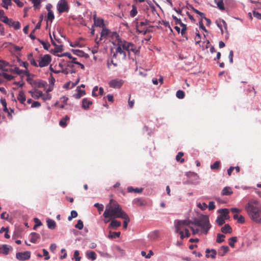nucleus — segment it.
<instances>
[{
  "mask_svg": "<svg viewBox=\"0 0 261 261\" xmlns=\"http://www.w3.org/2000/svg\"><path fill=\"white\" fill-rule=\"evenodd\" d=\"M10 71L12 72L15 73L18 75H20L21 74H24L27 76H29V73L28 71H23L22 70L20 69L17 67H14L13 68H11L10 69Z\"/></svg>",
  "mask_w": 261,
  "mask_h": 261,
  "instance_id": "ddd939ff",
  "label": "nucleus"
},
{
  "mask_svg": "<svg viewBox=\"0 0 261 261\" xmlns=\"http://www.w3.org/2000/svg\"><path fill=\"white\" fill-rule=\"evenodd\" d=\"M134 23L135 24V27H136L137 32L139 34H142L143 35H145L147 33L150 32V31L147 29H145V28L142 29V28H139V19L138 18H136L134 20Z\"/></svg>",
  "mask_w": 261,
  "mask_h": 261,
  "instance_id": "9b49d317",
  "label": "nucleus"
},
{
  "mask_svg": "<svg viewBox=\"0 0 261 261\" xmlns=\"http://www.w3.org/2000/svg\"><path fill=\"white\" fill-rule=\"evenodd\" d=\"M176 96L178 98L182 99L185 97V93L183 91L179 90L176 92Z\"/></svg>",
  "mask_w": 261,
  "mask_h": 261,
  "instance_id": "3c124183",
  "label": "nucleus"
},
{
  "mask_svg": "<svg viewBox=\"0 0 261 261\" xmlns=\"http://www.w3.org/2000/svg\"><path fill=\"white\" fill-rule=\"evenodd\" d=\"M124 83L122 80L116 79L110 81L109 83V86L111 88L117 89L120 88Z\"/></svg>",
  "mask_w": 261,
  "mask_h": 261,
  "instance_id": "6e6552de",
  "label": "nucleus"
},
{
  "mask_svg": "<svg viewBox=\"0 0 261 261\" xmlns=\"http://www.w3.org/2000/svg\"><path fill=\"white\" fill-rule=\"evenodd\" d=\"M220 166V162L216 161L213 164V169H218Z\"/></svg>",
  "mask_w": 261,
  "mask_h": 261,
  "instance_id": "774afa93",
  "label": "nucleus"
},
{
  "mask_svg": "<svg viewBox=\"0 0 261 261\" xmlns=\"http://www.w3.org/2000/svg\"><path fill=\"white\" fill-rule=\"evenodd\" d=\"M218 212L220 214L219 216H222L225 219H228L229 218V211L227 208L220 209L219 210Z\"/></svg>",
  "mask_w": 261,
  "mask_h": 261,
  "instance_id": "aec40b11",
  "label": "nucleus"
},
{
  "mask_svg": "<svg viewBox=\"0 0 261 261\" xmlns=\"http://www.w3.org/2000/svg\"><path fill=\"white\" fill-rule=\"evenodd\" d=\"M180 27L182 28L181 30V35L183 37H185L186 39H188V37L186 36V31L187 30V26L185 24L181 22L180 24Z\"/></svg>",
  "mask_w": 261,
  "mask_h": 261,
  "instance_id": "4c0bfd02",
  "label": "nucleus"
},
{
  "mask_svg": "<svg viewBox=\"0 0 261 261\" xmlns=\"http://www.w3.org/2000/svg\"><path fill=\"white\" fill-rule=\"evenodd\" d=\"M120 236V232H112L110 231V234L108 236V237L111 239L119 238Z\"/></svg>",
  "mask_w": 261,
  "mask_h": 261,
  "instance_id": "c03bdc74",
  "label": "nucleus"
},
{
  "mask_svg": "<svg viewBox=\"0 0 261 261\" xmlns=\"http://www.w3.org/2000/svg\"><path fill=\"white\" fill-rule=\"evenodd\" d=\"M55 18L53 12L51 10H49L47 13V21L50 20L51 22L53 21Z\"/></svg>",
  "mask_w": 261,
  "mask_h": 261,
  "instance_id": "09e8293b",
  "label": "nucleus"
},
{
  "mask_svg": "<svg viewBox=\"0 0 261 261\" xmlns=\"http://www.w3.org/2000/svg\"><path fill=\"white\" fill-rule=\"evenodd\" d=\"M73 257L75 261H80L81 257L80 256V252L78 250H75L73 254Z\"/></svg>",
  "mask_w": 261,
  "mask_h": 261,
  "instance_id": "4d7b16f0",
  "label": "nucleus"
},
{
  "mask_svg": "<svg viewBox=\"0 0 261 261\" xmlns=\"http://www.w3.org/2000/svg\"><path fill=\"white\" fill-rule=\"evenodd\" d=\"M184 155V153L182 152H179L178 154L176 155V160L177 162H180L182 163L185 162L184 159L181 158V157Z\"/></svg>",
  "mask_w": 261,
  "mask_h": 261,
  "instance_id": "79ce46f5",
  "label": "nucleus"
},
{
  "mask_svg": "<svg viewBox=\"0 0 261 261\" xmlns=\"http://www.w3.org/2000/svg\"><path fill=\"white\" fill-rule=\"evenodd\" d=\"M134 204L138 206H142L144 205V201L142 198H136L133 201Z\"/></svg>",
  "mask_w": 261,
  "mask_h": 261,
  "instance_id": "a19ab883",
  "label": "nucleus"
},
{
  "mask_svg": "<svg viewBox=\"0 0 261 261\" xmlns=\"http://www.w3.org/2000/svg\"><path fill=\"white\" fill-rule=\"evenodd\" d=\"M233 194L232 189L230 187H225L223 189L221 192V195L223 196H230Z\"/></svg>",
  "mask_w": 261,
  "mask_h": 261,
  "instance_id": "a211bd4d",
  "label": "nucleus"
},
{
  "mask_svg": "<svg viewBox=\"0 0 261 261\" xmlns=\"http://www.w3.org/2000/svg\"><path fill=\"white\" fill-rule=\"evenodd\" d=\"M138 13L137 8L136 5H132V9L130 11L129 15L131 17H134Z\"/></svg>",
  "mask_w": 261,
  "mask_h": 261,
  "instance_id": "58836bf2",
  "label": "nucleus"
},
{
  "mask_svg": "<svg viewBox=\"0 0 261 261\" xmlns=\"http://www.w3.org/2000/svg\"><path fill=\"white\" fill-rule=\"evenodd\" d=\"M28 59L30 61L31 65H33L35 67H38V65L36 62L33 58V56L32 53H30L28 55Z\"/></svg>",
  "mask_w": 261,
  "mask_h": 261,
  "instance_id": "e433bc0d",
  "label": "nucleus"
},
{
  "mask_svg": "<svg viewBox=\"0 0 261 261\" xmlns=\"http://www.w3.org/2000/svg\"><path fill=\"white\" fill-rule=\"evenodd\" d=\"M86 255L88 259H91L92 260H94L96 258V254L93 251H87L86 253Z\"/></svg>",
  "mask_w": 261,
  "mask_h": 261,
  "instance_id": "c85d7f7f",
  "label": "nucleus"
},
{
  "mask_svg": "<svg viewBox=\"0 0 261 261\" xmlns=\"http://www.w3.org/2000/svg\"><path fill=\"white\" fill-rule=\"evenodd\" d=\"M58 56L60 57H68L69 59L72 58V56H71V55L69 53H68V52L64 53L61 55H59Z\"/></svg>",
  "mask_w": 261,
  "mask_h": 261,
  "instance_id": "0e129e2a",
  "label": "nucleus"
},
{
  "mask_svg": "<svg viewBox=\"0 0 261 261\" xmlns=\"http://www.w3.org/2000/svg\"><path fill=\"white\" fill-rule=\"evenodd\" d=\"M39 42L42 45L44 49L48 50L49 47L50 46V44L48 42H46L43 40H41L39 39H38Z\"/></svg>",
  "mask_w": 261,
  "mask_h": 261,
  "instance_id": "de8ad7c7",
  "label": "nucleus"
},
{
  "mask_svg": "<svg viewBox=\"0 0 261 261\" xmlns=\"http://www.w3.org/2000/svg\"><path fill=\"white\" fill-rule=\"evenodd\" d=\"M186 175L190 179L192 183L196 184L198 182L199 177L196 173L190 171L187 172Z\"/></svg>",
  "mask_w": 261,
  "mask_h": 261,
  "instance_id": "9d476101",
  "label": "nucleus"
},
{
  "mask_svg": "<svg viewBox=\"0 0 261 261\" xmlns=\"http://www.w3.org/2000/svg\"><path fill=\"white\" fill-rule=\"evenodd\" d=\"M106 207H109V208H121L120 205L116 201L111 199L108 204Z\"/></svg>",
  "mask_w": 261,
  "mask_h": 261,
  "instance_id": "f3484780",
  "label": "nucleus"
},
{
  "mask_svg": "<svg viewBox=\"0 0 261 261\" xmlns=\"http://www.w3.org/2000/svg\"><path fill=\"white\" fill-rule=\"evenodd\" d=\"M34 221L35 223V225L33 227L34 229H36L37 227L40 226L42 225L41 222L37 218H35L34 219Z\"/></svg>",
  "mask_w": 261,
  "mask_h": 261,
  "instance_id": "5fc2aeb1",
  "label": "nucleus"
},
{
  "mask_svg": "<svg viewBox=\"0 0 261 261\" xmlns=\"http://www.w3.org/2000/svg\"><path fill=\"white\" fill-rule=\"evenodd\" d=\"M218 8L221 11H224L225 10V7L224 6V3L223 0H219L217 1L215 0Z\"/></svg>",
  "mask_w": 261,
  "mask_h": 261,
  "instance_id": "ea45409f",
  "label": "nucleus"
},
{
  "mask_svg": "<svg viewBox=\"0 0 261 261\" xmlns=\"http://www.w3.org/2000/svg\"><path fill=\"white\" fill-rule=\"evenodd\" d=\"M1 102L2 105L3 106V110H4V111H5V112L8 113V116H10L11 117H12L10 113L9 112V110H8V108L7 107V102H6V101L5 99L1 98Z\"/></svg>",
  "mask_w": 261,
  "mask_h": 261,
  "instance_id": "2f4dec72",
  "label": "nucleus"
},
{
  "mask_svg": "<svg viewBox=\"0 0 261 261\" xmlns=\"http://www.w3.org/2000/svg\"><path fill=\"white\" fill-rule=\"evenodd\" d=\"M42 99L44 100V101H45V100H49L51 99V95L48 93L46 92V94H43V96H41Z\"/></svg>",
  "mask_w": 261,
  "mask_h": 261,
  "instance_id": "680f3d73",
  "label": "nucleus"
},
{
  "mask_svg": "<svg viewBox=\"0 0 261 261\" xmlns=\"http://www.w3.org/2000/svg\"><path fill=\"white\" fill-rule=\"evenodd\" d=\"M10 247L7 245H3L0 247V253L7 254L9 252Z\"/></svg>",
  "mask_w": 261,
  "mask_h": 261,
  "instance_id": "f704fd0d",
  "label": "nucleus"
},
{
  "mask_svg": "<svg viewBox=\"0 0 261 261\" xmlns=\"http://www.w3.org/2000/svg\"><path fill=\"white\" fill-rule=\"evenodd\" d=\"M43 256H44V259L47 260L49 258L48 252L45 249H43Z\"/></svg>",
  "mask_w": 261,
  "mask_h": 261,
  "instance_id": "338daca9",
  "label": "nucleus"
},
{
  "mask_svg": "<svg viewBox=\"0 0 261 261\" xmlns=\"http://www.w3.org/2000/svg\"><path fill=\"white\" fill-rule=\"evenodd\" d=\"M29 93L31 94V95L33 98L36 99H38L43 96L42 92L37 90L30 91Z\"/></svg>",
  "mask_w": 261,
  "mask_h": 261,
  "instance_id": "dca6fc26",
  "label": "nucleus"
},
{
  "mask_svg": "<svg viewBox=\"0 0 261 261\" xmlns=\"http://www.w3.org/2000/svg\"><path fill=\"white\" fill-rule=\"evenodd\" d=\"M57 8L59 13L68 12L69 9L66 0L59 1L57 4Z\"/></svg>",
  "mask_w": 261,
  "mask_h": 261,
  "instance_id": "39448f33",
  "label": "nucleus"
},
{
  "mask_svg": "<svg viewBox=\"0 0 261 261\" xmlns=\"http://www.w3.org/2000/svg\"><path fill=\"white\" fill-rule=\"evenodd\" d=\"M121 218L124 219L123 226V228L126 229L127 227L128 223L130 221V219H129L128 216L127 215V214H126L125 215H124L123 216V217H121Z\"/></svg>",
  "mask_w": 261,
  "mask_h": 261,
  "instance_id": "72a5a7b5",
  "label": "nucleus"
},
{
  "mask_svg": "<svg viewBox=\"0 0 261 261\" xmlns=\"http://www.w3.org/2000/svg\"><path fill=\"white\" fill-rule=\"evenodd\" d=\"M229 248L227 246H222L218 251L219 256H223L229 251Z\"/></svg>",
  "mask_w": 261,
  "mask_h": 261,
  "instance_id": "6ab92c4d",
  "label": "nucleus"
},
{
  "mask_svg": "<svg viewBox=\"0 0 261 261\" xmlns=\"http://www.w3.org/2000/svg\"><path fill=\"white\" fill-rule=\"evenodd\" d=\"M115 218H112L110 224L109 225V228L115 229L120 226L121 223L120 221L115 219Z\"/></svg>",
  "mask_w": 261,
  "mask_h": 261,
  "instance_id": "4468645a",
  "label": "nucleus"
},
{
  "mask_svg": "<svg viewBox=\"0 0 261 261\" xmlns=\"http://www.w3.org/2000/svg\"><path fill=\"white\" fill-rule=\"evenodd\" d=\"M77 93L73 94V97L76 99H80L82 96L85 95L86 92L84 90H81L79 88V87H77Z\"/></svg>",
  "mask_w": 261,
  "mask_h": 261,
  "instance_id": "4be33fe9",
  "label": "nucleus"
},
{
  "mask_svg": "<svg viewBox=\"0 0 261 261\" xmlns=\"http://www.w3.org/2000/svg\"><path fill=\"white\" fill-rule=\"evenodd\" d=\"M11 0L9 1L8 2H7L6 0H3V4H2V7L4 8L8 9V6L11 4Z\"/></svg>",
  "mask_w": 261,
  "mask_h": 261,
  "instance_id": "052dcab7",
  "label": "nucleus"
},
{
  "mask_svg": "<svg viewBox=\"0 0 261 261\" xmlns=\"http://www.w3.org/2000/svg\"><path fill=\"white\" fill-rule=\"evenodd\" d=\"M126 45V41L122 40L119 38H117L116 47L115 48V51H113V49H111V53L113 58L117 60H125L127 55V49L122 46Z\"/></svg>",
  "mask_w": 261,
  "mask_h": 261,
  "instance_id": "7ed1b4c3",
  "label": "nucleus"
},
{
  "mask_svg": "<svg viewBox=\"0 0 261 261\" xmlns=\"http://www.w3.org/2000/svg\"><path fill=\"white\" fill-rule=\"evenodd\" d=\"M40 238V235L36 232H32L30 236V241L33 243H36Z\"/></svg>",
  "mask_w": 261,
  "mask_h": 261,
  "instance_id": "412c9836",
  "label": "nucleus"
},
{
  "mask_svg": "<svg viewBox=\"0 0 261 261\" xmlns=\"http://www.w3.org/2000/svg\"><path fill=\"white\" fill-rule=\"evenodd\" d=\"M126 213L123 211L122 208H109V207H106L103 216L105 218H121Z\"/></svg>",
  "mask_w": 261,
  "mask_h": 261,
  "instance_id": "20e7f679",
  "label": "nucleus"
},
{
  "mask_svg": "<svg viewBox=\"0 0 261 261\" xmlns=\"http://www.w3.org/2000/svg\"><path fill=\"white\" fill-rule=\"evenodd\" d=\"M0 75L3 76L5 79L8 81H11L14 79V76L7 74L5 72L0 73Z\"/></svg>",
  "mask_w": 261,
  "mask_h": 261,
  "instance_id": "37998d69",
  "label": "nucleus"
},
{
  "mask_svg": "<svg viewBox=\"0 0 261 261\" xmlns=\"http://www.w3.org/2000/svg\"><path fill=\"white\" fill-rule=\"evenodd\" d=\"M51 60V57L49 55H45L43 56H40L39 60V64L38 65L40 67L47 66L50 63Z\"/></svg>",
  "mask_w": 261,
  "mask_h": 261,
  "instance_id": "423d86ee",
  "label": "nucleus"
},
{
  "mask_svg": "<svg viewBox=\"0 0 261 261\" xmlns=\"http://www.w3.org/2000/svg\"><path fill=\"white\" fill-rule=\"evenodd\" d=\"M216 23L218 26V27L220 29L221 31V33H223V28H224L225 29H226V23L224 20H221L219 21H216Z\"/></svg>",
  "mask_w": 261,
  "mask_h": 261,
  "instance_id": "a878e982",
  "label": "nucleus"
},
{
  "mask_svg": "<svg viewBox=\"0 0 261 261\" xmlns=\"http://www.w3.org/2000/svg\"><path fill=\"white\" fill-rule=\"evenodd\" d=\"M127 190L129 193L134 192L137 193H141L143 191V189L138 188H134L133 187H128L127 188Z\"/></svg>",
  "mask_w": 261,
  "mask_h": 261,
  "instance_id": "473e14b6",
  "label": "nucleus"
},
{
  "mask_svg": "<svg viewBox=\"0 0 261 261\" xmlns=\"http://www.w3.org/2000/svg\"><path fill=\"white\" fill-rule=\"evenodd\" d=\"M17 99L19 101V102L21 103L24 104V102L26 99L24 93L22 91H19L18 95L17 96Z\"/></svg>",
  "mask_w": 261,
  "mask_h": 261,
  "instance_id": "c756f323",
  "label": "nucleus"
},
{
  "mask_svg": "<svg viewBox=\"0 0 261 261\" xmlns=\"http://www.w3.org/2000/svg\"><path fill=\"white\" fill-rule=\"evenodd\" d=\"M61 72L65 74H68V73H74L76 72L75 70L74 69H72L71 70H68L67 68L63 69L61 71Z\"/></svg>",
  "mask_w": 261,
  "mask_h": 261,
  "instance_id": "13d9d810",
  "label": "nucleus"
},
{
  "mask_svg": "<svg viewBox=\"0 0 261 261\" xmlns=\"http://www.w3.org/2000/svg\"><path fill=\"white\" fill-rule=\"evenodd\" d=\"M204 44L203 45V47H205L206 48H210V51L211 53H212V46H211L210 42L208 40H206V42H203Z\"/></svg>",
  "mask_w": 261,
  "mask_h": 261,
  "instance_id": "6e6d98bb",
  "label": "nucleus"
},
{
  "mask_svg": "<svg viewBox=\"0 0 261 261\" xmlns=\"http://www.w3.org/2000/svg\"><path fill=\"white\" fill-rule=\"evenodd\" d=\"M221 230L224 233H231L232 229L229 224H226L221 228Z\"/></svg>",
  "mask_w": 261,
  "mask_h": 261,
  "instance_id": "7c9ffc66",
  "label": "nucleus"
},
{
  "mask_svg": "<svg viewBox=\"0 0 261 261\" xmlns=\"http://www.w3.org/2000/svg\"><path fill=\"white\" fill-rule=\"evenodd\" d=\"M233 219L237 220V222L239 223L243 224L245 223V218L242 215L235 214L233 215Z\"/></svg>",
  "mask_w": 261,
  "mask_h": 261,
  "instance_id": "cd10ccee",
  "label": "nucleus"
},
{
  "mask_svg": "<svg viewBox=\"0 0 261 261\" xmlns=\"http://www.w3.org/2000/svg\"><path fill=\"white\" fill-rule=\"evenodd\" d=\"M92 105V101L89 100L87 98H84L82 100V108L84 109L87 110L89 106Z\"/></svg>",
  "mask_w": 261,
  "mask_h": 261,
  "instance_id": "5701e85b",
  "label": "nucleus"
},
{
  "mask_svg": "<svg viewBox=\"0 0 261 261\" xmlns=\"http://www.w3.org/2000/svg\"><path fill=\"white\" fill-rule=\"evenodd\" d=\"M225 236L224 234L218 233L216 239V242L218 243H221L224 241V238Z\"/></svg>",
  "mask_w": 261,
  "mask_h": 261,
  "instance_id": "8fccbe9b",
  "label": "nucleus"
},
{
  "mask_svg": "<svg viewBox=\"0 0 261 261\" xmlns=\"http://www.w3.org/2000/svg\"><path fill=\"white\" fill-rule=\"evenodd\" d=\"M245 210L249 217L256 223L261 222V205L256 200H250L245 205Z\"/></svg>",
  "mask_w": 261,
  "mask_h": 261,
  "instance_id": "f03ea898",
  "label": "nucleus"
},
{
  "mask_svg": "<svg viewBox=\"0 0 261 261\" xmlns=\"http://www.w3.org/2000/svg\"><path fill=\"white\" fill-rule=\"evenodd\" d=\"M9 26L13 27L15 30H18L20 28V25L18 21H13L11 20Z\"/></svg>",
  "mask_w": 261,
  "mask_h": 261,
  "instance_id": "c9c22d12",
  "label": "nucleus"
},
{
  "mask_svg": "<svg viewBox=\"0 0 261 261\" xmlns=\"http://www.w3.org/2000/svg\"><path fill=\"white\" fill-rule=\"evenodd\" d=\"M114 59H115V58H113L112 54H111L110 59H108L107 60V67L109 69H111L112 68V65H113L115 67H117L118 64H117V63L114 62Z\"/></svg>",
  "mask_w": 261,
  "mask_h": 261,
  "instance_id": "2eb2a0df",
  "label": "nucleus"
},
{
  "mask_svg": "<svg viewBox=\"0 0 261 261\" xmlns=\"http://www.w3.org/2000/svg\"><path fill=\"white\" fill-rule=\"evenodd\" d=\"M47 225L49 229H54L56 227V224L54 220L47 219L46 220Z\"/></svg>",
  "mask_w": 261,
  "mask_h": 261,
  "instance_id": "393cba45",
  "label": "nucleus"
},
{
  "mask_svg": "<svg viewBox=\"0 0 261 261\" xmlns=\"http://www.w3.org/2000/svg\"><path fill=\"white\" fill-rule=\"evenodd\" d=\"M94 206L97 207L98 211L99 213H100L103 209V205L102 204L96 203L94 204Z\"/></svg>",
  "mask_w": 261,
  "mask_h": 261,
  "instance_id": "e2e57ef3",
  "label": "nucleus"
},
{
  "mask_svg": "<svg viewBox=\"0 0 261 261\" xmlns=\"http://www.w3.org/2000/svg\"><path fill=\"white\" fill-rule=\"evenodd\" d=\"M225 220L222 216H218L216 220V222L219 225H222L225 223Z\"/></svg>",
  "mask_w": 261,
  "mask_h": 261,
  "instance_id": "49530a36",
  "label": "nucleus"
},
{
  "mask_svg": "<svg viewBox=\"0 0 261 261\" xmlns=\"http://www.w3.org/2000/svg\"><path fill=\"white\" fill-rule=\"evenodd\" d=\"M253 16L258 19H261V14L255 11H253Z\"/></svg>",
  "mask_w": 261,
  "mask_h": 261,
  "instance_id": "69168bd1",
  "label": "nucleus"
},
{
  "mask_svg": "<svg viewBox=\"0 0 261 261\" xmlns=\"http://www.w3.org/2000/svg\"><path fill=\"white\" fill-rule=\"evenodd\" d=\"M83 227L84 225L83 221L81 220H79L77 223L75 225V227L79 229V230H81L83 228Z\"/></svg>",
  "mask_w": 261,
  "mask_h": 261,
  "instance_id": "603ef678",
  "label": "nucleus"
},
{
  "mask_svg": "<svg viewBox=\"0 0 261 261\" xmlns=\"http://www.w3.org/2000/svg\"><path fill=\"white\" fill-rule=\"evenodd\" d=\"M197 206L198 207H199V208H200L201 210H204L206 208L208 207V210L210 211H212V201H211L208 202V206H207V205L204 202H203L202 203L200 202H197Z\"/></svg>",
  "mask_w": 261,
  "mask_h": 261,
  "instance_id": "f8f14e48",
  "label": "nucleus"
},
{
  "mask_svg": "<svg viewBox=\"0 0 261 261\" xmlns=\"http://www.w3.org/2000/svg\"><path fill=\"white\" fill-rule=\"evenodd\" d=\"M30 252L28 251L23 252H18L16 254V258L20 260L29 259L30 258Z\"/></svg>",
  "mask_w": 261,
  "mask_h": 261,
  "instance_id": "1a4fd4ad",
  "label": "nucleus"
},
{
  "mask_svg": "<svg viewBox=\"0 0 261 261\" xmlns=\"http://www.w3.org/2000/svg\"><path fill=\"white\" fill-rule=\"evenodd\" d=\"M94 25L98 27H105L104 20L101 18H98L97 19L95 20L94 21Z\"/></svg>",
  "mask_w": 261,
  "mask_h": 261,
  "instance_id": "bb28decb",
  "label": "nucleus"
},
{
  "mask_svg": "<svg viewBox=\"0 0 261 261\" xmlns=\"http://www.w3.org/2000/svg\"><path fill=\"white\" fill-rule=\"evenodd\" d=\"M237 238L236 237H233L229 239V246L233 248L234 247V243L237 242Z\"/></svg>",
  "mask_w": 261,
  "mask_h": 261,
  "instance_id": "a18cd8bd",
  "label": "nucleus"
},
{
  "mask_svg": "<svg viewBox=\"0 0 261 261\" xmlns=\"http://www.w3.org/2000/svg\"><path fill=\"white\" fill-rule=\"evenodd\" d=\"M122 46L127 49V53L128 56H129L130 51H132L134 54L137 55L139 53V50L137 47L132 43L126 41V45Z\"/></svg>",
  "mask_w": 261,
  "mask_h": 261,
  "instance_id": "0eeeda50",
  "label": "nucleus"
},
{
  "mask_svg": "<svg viewBox=\"0 0 261 261\" xmlns=\"http://www.w3.org/2000/svg\"><path fill=\"white\" fill-rule=\"evenodd\" d=\"M109 30L107 28H106L105 26L102 27V30L100 33V40H102V38H106L108 35L109 34Z\"/></svg>",
  "mask_w": 261,
  "mask_h": 261,
  "instance_id": "b1692460",
  "label": "nucleus"
},
{
  "mask_svg": "<svg viewBox=\"0 0 261 261\" xmlns=\"http://www.w3.org/2000/svg\"><path fill=\"white\" fill-rule=\"evenodd\" d=\"M175 232L178 233L179 231H184L190 227L192 230L193 233L196 234L199 231L206 234L211 227L209 219L206 215H202L199 218L194 219L193 222L189 220H175L174 221Z\"/></svg>",
  "mask_w": 261,
  "mask_h": 261,
  "instance_id": "f257e3e1",
  "label": "nucleus"
},
{
  "mask_svg": "<svg viewBox=\"0 0 261 261\" xmlns=\"http://www.w3.org/2000/svg\"><path fill=\"white\" fill-rule=\"evenodd\" d=\"M72 51L73 53L77 56L82 57L84 54V52L82 50H80L79 49H72Z\"/></svg>",
  "mask_w": 261,
  "mask_h": 261,
  "instance_id": "864d4df0",
  "label": "nucleus"
},
{
  "mask_svg": "<svg viewBox=\"0 0 261 261\" xmlns=\"http://www.w3.org/2000/svg\"><path fill=\"white\" fill-rule=\"evenodd\" d=\"M47 85V82L45 81L41 80L38 83L37 86L38 88L43 87L45 88Z\"/></svg>",
  "mask_w": 261,
  "mask_h": 261,
  "instance_id": "bf43d9fd",
  "label": "nucleus"
}]
</instances>
